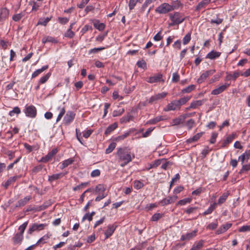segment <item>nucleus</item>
Returning <instances> with one entry per match:
<instances>
[{"label": "nucleus", "instance_id": "4c0bfd02", "mask_svg": "<svg viewBox=\"0 0 250 250\" xmlns=\"http://www.w3.org/2000/svg\"><path fill=\"white\" fill-rule=\"evenodd\" d=\"M216 205V203H214L212 205H210L207 210L204 212L203 214L206 215L212 213V212L215 209Z\"/></svg>", "mask_w": 250, "mask_h": 250}, {"label": "nucleus", "instance_id": "5fc2aeb1", "mask_svg": "<svg viewBox=\"0 0 250 250\" xmlns=\"http://www.w3.org/2000/svg\"><path fill=\"white\" fill-rule=\"evenodd\" d=\"M16 176L11 177L5 183L4 186L5 188L8 187L11 184L16 181L17 180Z\"/></svg>", "mask_w": 250, "mask_h": 250}, {"label": "nucleus", "instance_id": "052dcab7", "mask_svg": "<svg viewBox=\"0 0 250 250\" xmlns=\"http://www.w3.org/2000/svg\"><path fill=\"white\" fill-rule=\"evenodd\" d=\"M137 65L139 67L144 69H146V63L144 60L138 61L137 63Z\"/></svg>", "mask_w": 250, "mask_h": 250}, {"label": "nucleus", "instance_id": "f257e3e1", "mask_svg": "<svg viewBox=\"0 0 250 250\" xmlns=\"http://www.w3.org/2000/svg\"><path fill=\"white\" fill-rule=\"evenodd\" d=\"M117 154L119 160L123 162V163L121 164L122 167H124L127 165L132 161V158H134V154H132V158L131 151L126 147H120L118 148Z\"/></svg>", "mask_w": 250, "mask_h": 250}, {"label": "nucleus", "instance_id": "bb28decb", "mask_svg": "<svg viewBox=\"0 0 250 250\" xmlns=\"http://www.w3.org/2000/svg\"><path fill=\"white\" fill-rule=\"evenodd\" d=\"M48 66L47 65L42 66L41 68L38 69L34 71L32 74V78H34L37 77L39 74L42 73V72L47 69Z\"/></svg>", "mask_w": 250, "mask_h": 250}, {"label": "nucleus", "instance_id": "2f4dec72", "mask_svg": "<svg viewBox=\"0 0 250 250\" xmlns=\"http://www.w3.org/2000/svg\"><path fill=\"white\" fill-rule=\"evenodd\" d=\"M203 134V132L198 133L194 136H193L192 138H190L187 140V142L188 143H190L192 142H196L198 141L202 137Z\"/></svg>", "mask_w": 250, "mask_h": 250}, {"label": "nucleus", "instance_id": "9b49d317", "mask_svg": "<svg viewBox=\"0 0 250 250\" xmlns=\"http://www.w3.org/2000/svg\"><path fill=\"white\" fill-rule=\"evenodd\" d=\"M229 85V83H226L212 90L211 94L213 95H218L224 91Z\"/></svg>", "mask_w": 250, "mask_h": 250}, {"label": "nucleus", "instance_id": "09e8293b", "mask_svg": "<svg viewBox=\"0 0 250 250\" xmlns=\"http://www.w3.org/2000/svg\"><path fill=\"white\" fill-rule=\"evenodd\" d=\"M21 111L20 108L18 106H16L13 108V109L12 110L10 111L9 112V115L10 116H13L14 115V114H19L21 113Z\"/></svg>", "mask_w": 250, "mask_h": 250}, {"label": "nucleus", "instance_id": "bf43d9fd", "mask_svg": "<svg viewBox=\"0 0 250 250\" xmlns=\"http://www.w3.org/2000/svg\"><path fill=\"white\" fill-rule=\"evenodd\" d=\"M27 225L28 222H25L19 227V230L20 231L19 232L20 233L23 234L25 229L27 227Z\"/></svg>", "mask_w": 250, "mask_h": 250}, {"label": "nucleus", "instance_id": "603ef678", "mask_svg": "<svg viewBox=\"0 0 250 250\" xmlns=\"http://www.w3.org/2000/svg\"><path fill=\"white\" fill-rule=\"evenodd\" d=\"M194 124V120L191 119L187 122L185 125L187 127L188 130H190L193 127Z\"/></svg>", "mask_w": 250, "mask_h": 250}, {"label": "nucleus", "instance_id": "0e129e2a", "mask_svg": "<svg viewBox=\"0 0 250 250\" xmlns=\"http://www.w3.org/2000/svg\"><path fill=\"white\" fill-rule=\"evenodd\" d=\"M238 231L239 232H245L247 231H250V225L243 226L239 229Z\"/></svg>", "mask_w": 250, "mask_h": 250}, {"label": "nucleus", "instance_id": "864d4df0", "mask_svg": "<svg viewBox=\"0 0 250 250\" xmlns=\"http://www.w3.org/2000/svg\"><path fill=\"white\" fill-rule=\"evenodd\" d=\"M125 112L124 108H120L118 110H115L113 112L112 116L113 117H117L121 115Z\"/></svg>", "mask_w": 250, "mask_h": 250}, {"label": "nucleus", "instance_id": "20e7f679", "mask_svg": "<svg viewBox=\"0 0 250 250\" xmlns=\"http://www.w3.org/2000/svg\"><path fill=\"white\" fill-rule=\"evenodd\" d=\"M47 226V225L46 224H33L30 226L28 230V233L31 234L35 231H40L43 230Z\"/></svg>", "mask_w": 250, "mask_h": 250}, {"label": "nucleus", "instance_id": "8fccbe9b", "mask_svg": "<svg viewBox=\"0 0 250 250\" xmlns=\"http://www.w3.org/2000/svg\"><path fill=\"white\" fill-rule=\"evenodd\" d=\"M144 186V184L140 181L136 180L134 182L133 187L136 189H139Z\"/></svg>", "mask_w": 250, "mask_h": 250}, {"label": "nucleus", "instance_id": "412c9836", "mask_svg": "<svg viewBox=\"0 0 250 250\" xmlns=\"http://www.w3.org/2000/svg\"><path fill=\"white\" fill-rule=\"evenodd\" d=\"M250 149L246 150L245 153L240 155L238 159L240 160L242 164L244 163L245 160L247 161L250 159Z\"/></svg>", "mask_w": 250, "mask_h": 250}, {"label": "nucleus", "instance_id": "13d9d810", "mask_svg": "<svg viewBox=\"0 0 250 250\" xmlns=\"http://www.w3.org/2000/svg\"><path fill=\"white\" fill-rule=\"evenodd\" d=\"M75 33L70 29H68L64 34V36L67 38H72L74 36Z\"/></svg>", "mask_w": 250, "mask_h": 250}, {"label": "nucleus", "instance_id": "7ed1b4c3", "mask_svg": "<svg viewBox=\"0 0 250 250\" xmlns=\"http://www.w3.org/2000/svg\"><path fill=\"white\" fill-rule=\"evenodd\" d=\"M23 111L27 117L31 118H34L37 115V109L33 105L26 106Z\"/></svg>", "mask_w": 250, "mask_h": 250}, {"label": "nucleus", "instance_id": "a18cd8bd", "mask_svg": "<svg viewBox=\"0 0 250 250\" xmlns=\"http://www.w3.org/2000/svg\"><path fill=\"white\" fill-rule=\"evenodd\" d=\"M130 133L129 132H125L122 135H121L118 137H117L114 140L116 142H120L126 137H127L129 135Z\"/></svg>", "mask_w": 250, "mask_h": 250}, {"label": "nucleus", "instance_id": "f3484780", "mask_svg": "<svg viewBox=\"0 0 250 250\" xmlns=\"http://www.w3.org/2000/svg\"><path fill=\"white\" fill-rule=\"evenodd\" d=\"M31 196L28 195L25 197L23 199L19 200L16 204L15 207L19 208L24 206L28 203V202L31 199Z\"/></svg>", "mask_w": 250, "mask_h": 250}, {"label": "nucleus", "instance_id": "a211bd4d", "mask_svg": "<svg viewBox=\"0 0 250 250\" xmlns=\"http://www.w3.org/2000/svg\"><path fill=\"white\" fill-rule=\"evenodd\" d=\"M211 2L210 0H202L195 7V11H199L202 9L206 7Z\"/></svg>", "mask_w": 250, "mask_h": 250}, {"label": "nucleus", "instance_id": "b1692460", "mask_svg": "<svg viewBox=\"0 0 250 250\" xmlns=\"http://www.w3.org/2000/svg\"><path fill=\"white\" fill-rule=\"evenodd\" d=\"M118 127V124L116 123H114L112 125H109L107 128L106 129L104 132V135H107L109 134L111 132L114 131L116 128Z\"/></svg>", "mask_w": 250, "mask_h": 250}, {"label": "nucleus", "instance_id": "4468645a", "mask_svg": "<svg viewBox=\"0 0 250 250\" xmlns=\"http://www.w3.org/2000/svg\"><path fill=\"white\" fill-rule=\"evenodd\" d=\"M197 230H194L190 232H188L185 234H183L180 238L181 241H188L194 237L197 234Z\"/></svg>", "mask_w": 250, "mask_h": 250}, {"label": "nucleus", "instance_id": "f8f14e48", "mask_svg": "<svg viewBox=\"0 0 250 250\" xmlns=\"http://www.w3.org/2000/svg\"><path fill=\"white\" fill-rule=\"evenodd\" d=\"M177 199V196L176 195L168 196L167 198H164L163 200H162L160 202V203L162 206H164L175 202Z\"/></svg>", "mask_w": 250, "mask_h": 250}, {"label": "nucleus", "instance_id": "f704fd0d", "mask_svg": "<svg viewBox=\"0 0 250 250\" xmlns=\"http://www.w3.org/2000/svg\"><path fill=\"white\" fill-rule=\"evenodd\" d=\"M58 110H60V112L56 120V122H58L61 120L65 112L64 106H59L58 108Z\"/></svg>", "mask_w": 250, "mask_h": 250}, {"label": "nucleus", "instance_id": "2eb2a0df", "mask_svg": "<svg viewBox=\"0 0 250 250\" xmlns=\"http://www.w3.org/2000/svg\"><path fill=\"white\" fill-rule=\"evenodd\" d=\"M117 227V226L115 225H109L107 227V229L105 230L104 232L105 239L108 238L113 234Z\"/></svg>", "mask_w": 250, "mask_h": 250}, {"label": "nucleus", "instance_id": "4d7b16f0", "mask_svg": "<svg viewBox=\"0 0 250 250\" xmlns=\"http://www.w3.org/2000/svg\"><path fill=\"white\" fill-rule=\"evenodd\" d=\"M195 88V86L193 84L190 85L186 88L183 89V93H189Z\"/></svg>", "mask_w": 250, "mask_h": 250}, {"label": "nucleus", "instance_id": "37998d69", "mask_svg": "<svg viewBox=\"0 0 250 250\" xmlns=\"http://www.w3.org/2000/svg\"><path fill=\"white\" fill-rule=\"evenodd\" d=\"M191 201V198H185V199H183L182 200H181L179 201L177 203L176 205H177L184 206V205H186L187 203H190Z\"/></svg>", "mask_w": 250, "mask_h": 250}, {"label": "nucleus", "instance_id": "ddd939ff", "mask_svg": "<svg viewBox=\"0 0 250 250\" xmlns=\"http://www.w3.org/2000/svg\"><path fill=\"white\" fill-rule=\"evenodd\" d=\"M75 116V114L73 112L68 111L64 117V123L65 125L70 124L73 121Z\"/></svg>", "mask_w": 250, "mask_h": 250}, {"label": "nucleus", "instance_id": "680f3d73", "mask_svg": "<svg viewBox=\"0 0 250 250\" xmlns=\"http://www.w3.org/2000/svg\"><path fill=\"white\" fill-rule=\"evenodd\" d=\"M137 1L138 0H129L128 6L130 10H132L134 8Z\"/></svg>", "mask_w": 250, "mask_h": 250}, {"label": "nucleus", "instance_id": "dca6fc26", "mask_svg": "<svg viewBox=\"0 0 250 250\" xmlns=\"http://www.w3.org/2000/svg\"><path fill=\"white\" fill-rule=\"evenodd\" d=\"M57 152L58 149L57 148L52 149L45 156L42 157L41 162L44 163L48 162Z\"/></svg>", "mask_w": 250, "mask_h": 250}, {"label": "nucleus", "instance_id": "c03bdc74", "mask_svg": "<svg viewBox=\"0 0 250 250\" xmlns=\"http://www.w3.org/2000/svg\"><path fill=\"white\" fill-rule=\"evenodd\" d=\"M190 97H185L177 100L178 103L181 107V105L186 104L190 99Z\"/></svg>", "mask_w": 250, "mask_h": 250}, {"label": "nucleus", "instance_id": "3c124183", "mask_svg": "<svg viewBox=\"0 0 250 250\" xmlns=\"http://www.w3.org/2000/svg\"><path fill=\"white\" fill-rule=\"evenodd\" d=\"M191 40V34L188 33L183 39V43L184 45L187 44Z\"/></svg>", "mask_w": 250, "mask_h": 250}, {"label": "nucleus", "instance_id": "69168bd1", "mask_svg": "<svg viewBox=\"0 0 250 250\" xmlns=\"http://www.w3.org/2000/svg\"><path fill=\"white\" fill-rule=\"evenodd\" d=\"M42 168V165H39L35 167L32 170V172L34 174H36L39 172Z\"/></svg>", "mask_w": 250, "mask_h": 250}, {"label": "nucleus", "instance_id": "aec40b11", "mask_svg": "<svg viewBox=\"0 0 250 250\" xmlns=\"http://www.w3.org/2000/svg\"><path fill=\"white\" fill-rule=\"evenodd\" d=\"M232 226L231 223H227L223 225L216 231L217 234H221L226 231Z\"/></svg>", "mask_w": 250, "mask_h": 250}, {"label": "nucleus", "instance_id": "c756f323", "mask_svg": "<svg viewBox=\"0 0 250 250\" xmlns=\"http://www.w3.org/2000/svg\"><path fill=\"white\" fill-rule=\"evenodd\" d=\"M229 194V191L224 193L220 197L219 199H218V202L216 204L218 205H221L222 204H223L227 200Z\"/></svg>", "mask_w": 250, "mask_h": 250}, {"label": "nucleus", "instance_id": "ea45409f", "mask_svg": "<svg viewBox=\"0 0 250 250\" xmlns=\"http://www.w3.org/2000/svg\"><path fill=\"white\" fill-rule=\"evenodd\" d=\"M50 76L51 73H48L46 75L41 78L39 82V84H43L45 83L48 81Z\"/></svg>", "mask_w": 250, "mask_h": 250}, {"label": "nucleus", "instance_id": "39448f33", "mask_svg": "<svg viewBox=\"0 0 250 250\" xmlns=\"http://www.w3.org/2000/svg\"><path fill=\"white\" fill-rule=\"evenodd\" d=\"M180 107L177 100H173L168 104L167 106L164 109L165 111L167 112L172 110H179Z\"/></svg>", "mask_w": 250, "mask_h": 250}, {"label": "nucleus", "instance_id": "6e6552de", "mask_svg": "<svg viewBox=\"0 0 250 250\" xmlns=\"http://www.w3.org/2000/svg\"><path fill=\"white\" fill-rule=\"evenodd\" d=\"M167 95L166 92H162L158 93L154 96H151L148 100V102L149 104H152L153 103H156L158 101L164 98Z\"/></svg>", "mask_w": 250, "mask_h": 250}, {"label": "nucleus", "instance_id": "79ce46f5", "mask_svg": "<svg viewBox=\"0 0 250 250\" xmlns=\"http://www.w3.org/2000/svg\"><path fill=\"white\" fill-rule=\"evenodd\" d=\"M48 42L56 43L57 42V41L54 37H50V36H47L42 39V42L43 43H45Z\"/></svg>", "mask_w": 250, "mask_h": 250}, {"label": "nucleus", "instance_id": "774afa93", "mask_svg": "<svg viewBox=\"0 0 250 250\" xmlns=\"http://www.w3.org/2000/svg\"><path fill=\"white\" fill-rule=\"evenodd\" d=\"M94 27L100 31L104 30L105 25L103 23H94Z\"/></svg>", "mask_w": 250, "mask_h": 250}, {"label": "nucleus", "instance_id": "6e6d98bb", "mask_svg": "<svg viewBox=\"0 0 250 250\" xmlns=\"http://www.w3.org/2000/svg\"><path fill=\"white\" fill-rule=\"evenodd\" d=\"M163 217V214L159 213H156L153 215L151 218V220L152 221H157L159 219L162 218Z\"/></svg>", "mask_w": 250, "mask_h": 250}, {"label": "nucleus", "instance_id": "a878e982", "mask_svg": "<svg viewBox=\"0 0 250 250\" xmlns=\"http://www.w3.org/2000/svg\"><path fill=\"white\" fill-rule=\"evenodd\" d=\"M65 173H60L57 174H53L51 176H49L48 177V181L50 182H52L56 180L59 179L65 175Z\"/></svg>", "mask_w": 250, "mask_h": 250}, {"label": "nucleus", "instance_id": "7c9ffc66", "mask_svg": "<svg viewBox=\"0 0 250 250\" xmlns=\"http://www.w3.org/2000/svg\"><path fill=\"white\" fill-rule=\"evenodd\" d=\"M164 120V118L162 116H159L155 118H154L153 119H151L149 121H148L146 123L147 124H150V125H154L156 123Z\"/></svg>", "mask_w": 250, "mask_h": 250}, {"label": "nucleus", "instance_id": "e2e57ef3", "mask_svg": "<svg viewBox=\"0 0 250 250\" xmlns=\"http://www.w3.org/2000/svg\"><path fill=\"white\" fill-rule=\"evenodd\" d=\"M154 129V127H150L148 128L146 131L143 134V137L146 138L148 136H149L151 133V132Z\"/></svg>", "mask_w": 250, "mask_h": 250}, {"label": "nucleus", "instance_id": "c85d7f7f", "mask_svg": "<svg viewBox=\"0 0 250 250\" xmlns=\"http://www.w3.org/2000/svg\"><path fill=\"white\" fill-rule=\"evenodd\" d=\"M9 16V10L6 8H2L0 10V18L4 20L8 18Z\"/></svg>", "mask_w": 250, "mask_h": 250}, {"label": "nucleus", "instance_id": "423d86ee", "mask_svg": "<svg viewBox=\"0 0 250 250\" xmlns=\"http://www.w3.org/2000/svg\"><path fill=\"white\" fill-rule=\"evenodd\" d=\"M191 115V113L182 114L177 118L172 120L173 125H177L183 124L185 119Z\"/></svg>", "mask_w": 250, "mask_h": 250}, {"label": "nucleus", "instance_id": "6ab92c4d", "mask_svg": "<svg viewBox=\"0 0 250 250\" xmlns=\"http://www.w3.org/2000/svg\"><path fill=\"white\" fill-rule=\"evenodd\" d=\"M239 75L240 73L238 71H234L232 74L227 73V76L225 77V80L226 81L231 80L235 81Z\"/></svg>", "mask_w": 250, "mask_h": 250}, {"label": "nucleus", "instance_id": "72a5a7b5", "mask_svg": "<svg viewBox=\"0 0 250 250\" xmlns=\"http://www.w3.org/2000/svg\"><path fill=\"white\" fill-rule=\"evenodd\" d=\"M133 116L131 115L130 114H127L126 116H124L121 118L120 120V122L121 124H125L129 122L130 120H132Z\"/></svg>", "mask_w": 250, "mask_h": 250}, {"label": "nucleus", "instance_id": "cd10ccee", "mask_svg": "<svg viewBox=\"0 0 250 250\" xmlns=\"http://www.w3.org/2000/svg\"><path fill=\"white\" fill-rule=\"evenodd\" d=\"M51 204H52V202H51V200L47 201L45 202L44 203H43V204L42 205L37 207V208L36 209V211H41V210L45 209L48 207L51 206Z\"/></svg>", "mask_w": 250, "mask_h": 250}, {"label": "nucleus", "instance_id": "9d476101", "mask_svg": "<svg viewBox=\"0 0 250 250\" xmlns=\"http://www.w3.org/2000/svg\"><path fill=\"white\" fill-rule=\"evenodd\" d=\"M165 80L163 79V75L162 74H157L148 78L147 82L149 83H155L157 82H164Z\"/></svg>", "mask_w": 250, "mask_h": 250}, {"label": "nucleus", "instance_id": "58836bf2", "mask_svg": "<svg viewBox=\"0 0 250 250\" xmlns=\"http://www.w3.org/2000/svg\"><path fill=\"white\" fill-rule=\"evenodd\" d=\"M234 139V136L233 135H229L228 136L226 139L225 140H224V141L222 143V145L221 146V147H224L226 146L230 143V142H232V141L233 140V139Z\"/></svg>", "mask_w": 250, "mask_h": 250}, {"label": "nucleus", "instance_id": "e433bc0d", "mask_svg": "<svg viewBox=\"0 0 250 250\" xmlns=\"http://www.w3.org/2000/svg\"><path fill=\"white\" fill-rule=\"evenodd\" d=\"M204 241L200 240L197 243L193 245L190 250H200L203 246Z\"/></svg>", "mask_w": 250, "mask_h": 250}, {"label": "nucleus", "instance_id": "338daca9", "mask_svg": "<svg viewBox=\"0 0 250 250\" xmlns=\"http://www.w3.org/2000/svg\"><path fill=\"white\" fill-rule=\"evenodd\" d=\"M179 79H180V76L178 73L175 72V73H173L172 78V81L173 82L177 83L179 81Z\"/></svg>", "mask_w": 250, "mask_h": 250}, {"label": "nucleus", "instance_id": "1a4fd4ad", "mask_svg": "<svg viewBox=\"0 0 250 250\" xmlns=\"http://www.w3.org/2000/svg\"><path fill=\"white\" fill-rule=\"evenodd\" d=\"M215 72V69L209 70L202 73L198 79L197 83H203L209 75H211Z\"/></svg>", "mask_w": 250, "mask_h": 250}, {"label": "nucleus", "instance_id": "49530a36", "mask_svg": "<svg viewBox=\"0 0 250 250\" xmlns=\"http://www.w3.org/2000/svg\"><path fill=\"white\" fill-rule=\"evenodd\" d=\"M24 16V13H21L17 14H15L12 17V19L15 21H19L23 16Z\"/></svg>", "mask_w": 250, "mask_h": 250}, {"label": "nucleus", "instance_id": "a19ab883", "mask_svg": "<svg viewBox=\"0 0 250 250\" xmlns=\"http://www.w3.org/2000/svg\"><path fill=\"white\" fill-rule=\"evenodd\" d=\"M204 103V102L203 100L195 101L190 104V107L196 108L197 107L202 105Z\"/></svg>", "mask_w": 250, "mask_h": 250}, {"label": "nucleus", "instance_id": "473e14b6", "mask_svg": "<svg viewBox=\"0 0 250 250\" xmlns=\"http://www.w3.org/2000/svg\"><path fill=\"white\" fill-rule=\"evenodd\" d=\"M23 238V234L17 233L15 234V236L13 237V240L14 243H20Z\"/></svg>", "mask_w": 250, "mask_h": 250}, {"label": "nucleus", "instance_id": "0eeeda50", "mask_svg": "<svg viewBox=\"0 0 250 250\" xmlns=\"http://www.w3.org/2000/svg\"><path fill=\"white\" fill-rule=\"evenodd\" d=\"M169 18L172 21L176 23L180 24L184 21V18L178 12H175L174 14H170Z\"/></svg>", "mask_w": 250, "mask_h": 250}, {"label": "nucleus", "instance_id": "5701e85b", "mask_svg": "<svg viewBox=\"0 0 250 250\" xmlns=\"http://www.w3.org/2000/svg\"><path fill=\"white\" fill-rule=\"evenodd\" d=\"M106 190V186L103 184H99L98 185L95 189V194H101L104 192Z\"/></svg>", "mask_w": 250, "mask_h": 250}, {"label": "nucleus", "instance_id": "4be33fe9", "mask_svg": "<svg viewBox=\"0 0 250 250\" xmlns=\"http://www.w3.org/2000/svg\"><path fill=\"white\" fill-rule=\"evenodd\" d=\"M221 53L215 51H211L209 52L206 58H208L210 60H213L220 57Z\"/></svg>", "mask_w": 250, "mask_h": 250}, {"label": "nucleus", "instance_id": "f03ea898", "mask_svg": "<svg viewBox=\"0 0 250 250\" xmlns=\"http://www.w3.org/2000/svg\"><path fill=\"white\" fill-rule=\"evenodd\" d=\"M175 8V6L171 5L167 3H163L155 9V11L159 14H166Z\"/></svg>", "mask_w": 250, "mask_h": 250}, {"label": "nucleus", "instance_id": "de8ad7c7", "mask_svg": "<svg viewBox=\"0 0 250 250\" xmlns=\"http://www.w3.org/2000/svg\"><path fill=\"white\" fill-rule=\"evenodd\" d=\"M116 146V143H112L105 150V153L106 154H109L111 153L115 148Z\"/></svg>", "mask_w": 250, "mask_h": 250}, {"label": "nucleus", "instance_id": "c9c22d12", "mask_svg": "<svg viewBox=\"0 0 250 250\" xmlns=\"http://www.w3.org/2000/svg\"><path fill=\"white\" fill-rule=\"evenodd\" d=\"M51 19V17H47L46 18H41L40 19L39 21L37 23V25H42L43 26H46L47 23L50 21Z\"/></svg>", "mask_w": 250, "mask_h": 250}, {"label": "nucleus", "instance_id": "393cba45", "mask_svg": "<svg viewBox=\"0 0 250 250\" xmlns=\"http://www.w3.org/2000/svg\"><path fill=\"white\" fill-rule=\"evenodd\" d=\"M74 162V158H69L65 160L62 162V165L60 166V168L61 169H63L68 166L71 165Z\"/></svg>", "mask_w": 250, "mask_h": 250}]
</instances>
